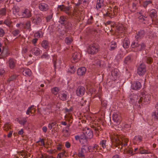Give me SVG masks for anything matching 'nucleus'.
<instances>
[{
	"label": "nucleus",
	"mask_w": 158,
	"mask_h": 158,
	"mask_svg": "<svg viewBox=\"0 0 158 158\" xmlns=\"http://www.w3.org/2000/svg\"><path fill=\"white\" fill-rule=\"evenodd\" d=\"M80 139L81 141L82 140H85L84 141L85 143H87V139L86 137V136L85 135V132H83V134H82L80 136Z\"/></svg>",
	"instance_id": "obj_37"
},
{
	"label": "nucleus",
	"mask_w": 158,
	"mask_h": 158,
	"mask_svg": "<svg viewBox=\"0 0 158 158\" xmlns=\"http://www.w3.org/2000/svg\"><path fill=\"white\" fill-rule=\"evenodd\" d=\"M103 0H97V4L96 7L97 9L101 8L102 6H103Z\"/></svg>",
	"instance_id": "obj_27"
},
{
	"label": "nucleus",
	"mask_w": 158,
	"mask_h": 158,
	"mask_svg": "<svg viewBox=\"0 0 158 158\" xmlns=\"http://www.w3.org/2000/svg\"><path fill=\"white\" fill-rule=\"evenodd\" d=\"M2 53L4 57H6L10 54V53L7 49L4 48H2Z\"/></svg>",
	"instance_id": "obj_28"
},
{
	"label": "nucleus",
	"mask_w": 158,
	"mask_h": 158,
	"mask_svg": "<svg viewBox=\"0 0 158 158\" xmlns=\"http://www.w3.org/2000/svg\"><path fill=\"white\" fill-rule=\"evenodd\" d=\"M152 117L153 118L158 120V110H157V112L155 111L153 113Z\"/></svg>",
	"instance_id": "obj_40"
},
{
	"label": "nucleus",
	"mask_w": 158,
	"mask_h": 158,
	"mask_svg": "<svg viewBox=\"0 0 158 158\" xmlns=\"http://www.w3.org/2000/svg\"><path fill=\"white\" fill-rule=\"evenodd\" d=\"M59 22L62 25H65L67 23V19L64 16H61Z\"/></svg>",
	"instance_id": "obj_21"
},
{
	"label": "nucleus",
	"mask_w": 158,
	"mask_h": 158,
	"mask_svg": "<svg viewBox=\"0 0 158 158\" xmlns=\"http://www.w3.org/2000/svg\"><path fill=\"white\" fill-rule=\"evenodd\" d=\"M72 108H71L70 109H68L67 108H65L64 109V111H65L66 113H69L71 111H72Z\"/></svg>",
	"instance_id": "obj_60"
},
{
	"label": "nucleus",
	"mask_w": 158,
	"mask_h": 158,
	"mask_svg": "<svg viewBox=\"0 0 158 158\" xmlns=\"http://www.w3.org/2000/svg\"><path fill=\"white\" fill-rule=\"evenodd\" d=\"M19 8L16 6H14L12 8L13 13L14 15L18 13L19 11Z\"/></svg>",
	"instance_id": "obj_32"
},
{
	"label": "nucleus",
	"mask_w": 158,
	"mask_h": 158,
	"mask_svg": "<svg viewBox=\"0 0 158 158\" xmlns=\"http://www.w3.org/2000/svg\"><path fill=\"white\" fill-rule=\"evenodd\" d=\"M64 5H61L58 6L57 8L59 10V9H60L61 11H63V10L64 9Z\"/></svg>",
	"instance_id": "obj_54"
},
{
	"label": "nucleus",
	"mask_w": 158,
	"mask_h": 158,
	"mask_svg": "<svg viewBox=\"0 0 158 158\" xmlns=\"http://www.w3.org/2000/svg\"><path fill=\"white\" fill-rule=\"evenodd\" d=\"M106 140H102L100 142L99 144L103 148H104L106 146Z\"/></svg>",
	"instance_id": "obj_42"
},
{
	"label": "nucleus",
	"mask_w": 158,
	"mask_h": 158,
	"mask_svg": "<svg viewBox=\"0 0 158 158\" xmlns=\"http://www.w3.org/2000/svg\"><path fill=\"white\" fill-rule=\"evenodd\" d=\"M64 9L63 11H64L66 14L69 15L70 14V12L69 11V7L65 6H64Z\"/></svg>",
	"instance_id": "obj_44"
},
{
	"label": "nucleus",
	"mask_w": 158,
	"mask_h": 158,
	"mask_svg": "<svg viewBox=\"0 0 158 158\" xmlns=\"http://www.w3.org/2000/svg\"><path fill=\"white\" fill-rule=\"evenodd\" d=\"M141 83L139 81L134 82L131 85V88L135 90H139L141 87Z\"/></svg>",
	"instance_id": "obj_11"
},
{
	"label": "nucleus",
	"mask_w": 158,
	"mask_h": 158,
	"mask_svg": "<svg viewBox=\"0 0 158 158\" xmlns=\"http://www.w3.org/2000/svg\"><path fill=\"white\" fill-rule=\"evenodd\" d=\"M48 55L47 53L45 52L41 56V58H46L48 57Z\"/></svg>",
	"instance_id": "obj_56"
},
{
	"label": "nucleus",
	"mask_w": 158,
	"mask_h": 158,
	"mask_svg": "<svg viewBox=\"0 0 158 158\" xmlns=\"http://www.w3.org/2000/svg\"><path fill=\"white\" fill-rule=\"evenodd\" d=\"M72 24L69 23L67 22V23L65 25H64L66 28L68 29H70L72 27Z\"/></svg>",
	"instance_id": "obj_49"
},
{
	"label": "nucleus",
	"mask_w": 158,
	"mask_h": 158,
	"mask_svg": "<svg viewBox=\"0 0 158 158\" xmlns=\"http://www.w3.org/2000/svg\"><path fill=\"white\" fill-rule=\"evenodd\" d=\"M5 73V71L3 69H0V75H3Z\"/></svg>",
	"instance_id": "obj_57"
},
{
	"label": "nucleus",
	"mask_w": 158,
	"mask_h": 158,
	"mask_svg": "<svg viewBox=\"0 0 158 158\" xmlns=\"http://www.w3.org/2000/svg\"><path fill=\"white\" fill-rule=\"evenodd\" d=\"M86 148L87 146L84 145L82 146V148H81V151L80 152H79V155L80 156L84 157L85 156V155L84 154L86 152H87L86 151Z\"/></svg>",
	"instance_id": "obj_19"
},
{
	"label": "nucleus",
	"mask_w": 158,
	"mask_h": 158,
	"mask_svg": "<svg viewBox=\"0 0 158 158\" xmlns=\"http://www.w3.org/2000/svg\"><path fill=\"white\" fill-rule=\"evenodd\" d=\"M15 60L12 58H10L8 61V64L10 68L11 69L14 68L15 65Z\"/></svg>",
	"instance_id": "obj_20"
},
{
	"label": "nucleus",
	"mask_w": 158,
	"mask_h": 158,
	"mask_svg": "<svg viewBox=\"0 0 158 158\" xmlns=\"http://www.w3.org/2000/svg\"><path fill=\"white\" fill-rule=\"evenodd\" d=\"M80 58V54L77 52H75L72 55L71 61L73 63H77L79 60Z\"/></svg>",
	"instance_id": "obj_9"
},
{
	"label": "nucleus",
	"mask_w": 158,
	"mask_h": 158,
	"mask_svg": "<svg viewBox=\"0 0 158 158\" xmlns=\"http://www.w3.org/2000/svg\"><path fill=\"white\" fill-rule=\"evenodd\" d=\"M133 97H131V96L129 97V102L130 103L133 104L135 102H138V100H139V97L135 94H133Z\"/></svg>",
	"instance_id": "obj_16"
},
{
	"label": "nucleus",
	"mask_w": 158,
	"mask_h": 158,
	"mask_svg": "<svg viewBox=\"0 0 158 158\" xmlns=\"http://www.w3.org/2000/svg\"><path fill=\"white\" fill-rule=\"evenodd\" d=\"M20 31L18 29H15L12 32V34L15 36H17L19 33Z\"/></svg>",
	"instance_id": "obj_43"
},
{
	"label": "nucleus",
	"mask_w": 158,
	"mask_h": 158,
	"mask_svg": "<svg viewBox=\"0 0 158 158\" xmlns=\"http://www.w3.org/2000/svg\"><path fill=\"white\" fill-rule=\"evenodd\" d=\"M6 10L5 9H2L0 10V14L3 15L5 14Z\"/></svg>",
	"instance_id": "obj_55"
},
{
	"label": "nucleus",
	"mask_w": 158,
	"mask_h": 158,
	"mask_svg": "<svg viewBox=\"0 0 158 158\" xmlns=\"http://www.w3.org/2000/svg\"><path fill=\"white\" fill-rule=\"evenodd\" d=\"M53 61L54 66L55 69L56 68V60L54 58H53Z\"/></svg>",
	"instance_id": "obj_63"
},
{
	"label": "nucleus",
	"mask_w": 158,
	"mask_h": 158,
	"mask_svg": "<svg viewBox=\"0 0 158 158\" xmlns=\"http://www.w3.org/2000/svg\"><path fill=\"white\" fill-rule=\"evenodd\" d=\"M141 97H139V100H138V103H140L143 102H148L150 101L151 98V95L147 93H144L142 94Z\"/></svg>",
	"instance_id": "obj_4"
},
{
	"label": "nucleus",
	"mask_w": 158,
	"mask_h": 158,
	"mask_svg": "<svg viewBox=\"0 0 158 158\" xmlns=\"http://www.w3.org/2000/svg\"><path fill=\"white\" fill-rule=\"evenodd\" d=\"M85 89L82 86H79L76 90V93L77 96L81 97L83 96L85 92Z\"/></svg>",
	"instance_id": "obj_10"
},
{
	"label": "nucleus",
	"mask_w": 158,
	"mask_h": 158,
	"mask_svg": "<svg viewBox=\"0 0 158 158\" xmlns=\"http://www.w3.org/2000/svg\"><path fill=\"white\" fill-rule=\"evenodd\" d=\"M31 51L34 55L37 56L40 53V49L38 48L35 47L31 49Z\"/></svg>",
	"instance_id": "obj_22"
},
{
	"label": "nucleus",
	"mask_w": 158,
	"mask_h": 158,
	"mask_svg": "<svg viewBox=\"0 0 158 158\" xmlns=\"http://www.w3.org/2000/svg\"><path fill=\"white\" fill-rule=\"evenodd\" d=\"M17 121L21 125L24 126L27 122V121L26 118H24L23 120H19L18 118H17Z\"/></svg>",
	"instance_id": "obj_35"
},
{
	"label": "nucleus",
	"mask_w": 158,
	"mask_h": 158,
	"mask_svg": "<svg viewBox=\"0 0 158 158\" xmlns=\"http://www.w3.org/2000/svg\"><path fill=\"white\" fill-rule=\"evenodd\" d=\"M72 41V38L70 37H67L65 38V42L67 44H70Z\"/></svg>",
	"instance_id": "obj_38"
},
{
	"label": "nucleus",
	"mask_w": 158,
	"mask_h": 158,
	"mask_svg": "<svg viewBox=\"0 0 158 158\" xmlns=\"http://www.w3.org/2000/svg\"><path fill=\"white\" fill-rule=\"evenodd\" d=\"M52 15H49L46 18L47 22H49L50 21V20L52 19Z\"/></svg>",
	"instance_id": "obj_53"
},
{
	"label": "nucleus",
	"mask_w": 158,
	"mask_h": 158,
	"mask_svg": "<svg viewBox=\"0 0 158 158\" xmlns=\"http://www.w3.org/2000/svg\"><path fill=\"white\" fill-rule=\"evenodd\" d=\"M68 93L66 91H60L59 93V96L60 99L63 101H65L67 100V98H68Z\"/></svg>",
	"instance_id": "obj_7"
},
{
	"label": "nucleus",
	"mask_w": 158,
	"mask_h": 158,
	"mask_svg": "<svg viewBox=\"0 0 158 158\" xmlns=\"http://www.w3.org/2000/svg\"><path fill=\"white\" fill-rule=\"evenodd\" d=\"M100 48L98 45L94 44L88 46L87 51L89 54L94 55L97 53L99 51Z\"/></svg>",
	"instance_id": "obj_1"
},
{
	"label": "nucleus",
	"mask_w": 158,
	"mask_h": 158,
	"mask_svg": "<svg viewBox=\"0 0 158 158\" xmlns=\"http://www.w3.org/2000/svg\"><path fill=\"white\" fill-rule=\"evenodd\" d=\"M4 30L2 28H0V36L2 37L4 35Z\"/></svg>",
	"instance_id": "obj_52"
},
{
	"label": "nucleus",
	"mask_w": 158,
	"mask_h": 158,
	"mask_svg": "<svg viewBox=\"0 0 158 158\" xmlns=\"http://www.w3.org/2000/svg\"><path fill=\"white\" fill-rule=\"evenodd\" d=\"M130 42L129 39L127 38H125L123 42V46L125 48H128L130 45Z\"/></svg>",
	"instance_id": "obj_17"
},
{
	"label": "nucleus",
	"mask_w": 158,
	"mask_h": 158,
	"mask_svg": "<svg viewBox=\"0 0 158 158\" xmlns=\"http://www.w3.org/2000/svg\"><path fill=\"white\" fill-rule=\"evenodd\" d=\"M31 19L32 23L36 25H40L42 21L41 16L39 15H36L34 17H32Z\"/></svg>",
	"instance_id": "obj_8"
},
{
	"label": "nucleus",
	"mask_w": 158,
	"mask_h": 158,
	"mask_svg": "<svg viewBox=\"0 0 158 158\" xmlns=\"http://www.w3.org/2000/svg\"><path fill=\"white\" fill-rule=\"evenodd\" d=\"M132 60V57L131 55H129L126 57L124 61V63L125 64H128L130 63Z\"/></svg>",
	"instance_id": "obj_26"
},
{
	"label": "nucleus",
	"mask_w": 158,
	"mask_h": 158,
	"mask_svg": "<svg viewBox=\"0 0 158 158\" xmlns=\"http://www.w3.org/2000/svg\"><path fill=\"white\" fill-rule=\"evenodd\" d=\"M115 15V14L113 12V13H109V17L110 18H112L114 17V16Z\"/></svg>",
	"instance_id": "obj_61"
},
{
	"label": "nucleus",
	"mask_w": 158,
	"mask_h": 158,
	"mask_svg": "<svg viewBox=\"0 0 158 158\" xmlns=\"http://www.w3.org/2000/svg\"><path fill=\"white\" fill-rule=\"evenodd\" d=\"M24 28L31 31V22L30 21H27L24 26Z\"/></svg>",
	"instance_id": "obj_30"
},
{
	"label": "nucleus",
	"mask_w": 158,
	"mask_h": 158,
	"mask_svg": "<svg viewBox=\"0 0 158 158\" xmlns=\"http://www.w3.org/2000/svg\"><path fill=\"white\" fill-rule=\"evenodd\" d=\"M131 47L132 48H136L137 51H141L145 49L146 45L143 43H139L138 40L135 39L131 43Z\"/></svg>",
	"instance_id": "obj_3"
},
{
	"label": "nucleus",
	"mask_w": 158,
	"mask_h": 158,
	"mask_svg": "<svg viewBox=\"0 0 158 158\" xmlns=\"http://www.w3.org/2000/svg\"><path fill=\"white\" fill-rule=\"evenodd\" d=\"M146 71V65L144 64H141L138 67L137 69V73L141 76L143 75Z\"/></svg>",
	"instance_id": "obj_5"
},
{
	"label": "nucleus",
	"mask_w": 158,
	"mask_h": 158,
	"mask_svg": "<svg viewBox=\"0 0 158 158\" xmlns=\"http://www.w3.org/2000/svg\"><path fill=\"white\" fill-rule=\"evenodd\" d=\"M40 142H41V144L43 145H44V140L43 139H41V138L40 139V140L38 141L37 143H38Z\"/></svg>",
	"instance_id": "obj_59"
},
{
	"label": "nucleus",
	"mask_w": 158,
	"mask_h": 158,
	"mask_svg": "<svg viewBox=\"0 0 158 158\" xmlns=\"http://www.w3.org/2000/svg\"><path fill=\"white\" fill-rule=\"evenodd\" d=\"M41 45L43 48H47L48 47V42L46 40H43L42 42Z\"/></svg>",
	"instance_id": "obj_33"
},
{
	"label": "nucleus",
	"mask_w": 158,
	"mask_h": 158,
	"mask_svg": "<svg viewBox=\"0 0 158 158\" xmlns=\"http://www.w3.org/2000/svg\"><path fill=\"white\" fill-rule=\"evenodd\" d=\"M86 71V69L85 67H81L79 68L77 71V73L78 76L80 77L85 75Z\"/></svg>",
	"instance_id": "obj_12"
},
{
	"label": "nucleus",
	"mask_w": 158,
	"mask_h": 158,
	"mask_svg": "<svg viewBox=\"0 0 158 158\" xmlns=\"http://www.w3.org/2000/svg\"><path fill=\"white\" fill-rule=\"evenodd\" d=\"M138 151L139 152V153L141 154H148L150 152L148 150L144 149L143 147H140Z\"/></svg>",
	"instance_id": "obj_29"
},
{
	"label": "nucleus",
	"mask_w": 158,
	"mask_h": 158,
	"mask_svg": "<svg viewBox=\"0 0 158 158\" xmlns=\"http://www.w3.org/2000/svg\"><path fill=\"white\" fill-rule=\"evenodd\" d=\"M22 73L23 74L26 76H30L31 74V71L29 69H26L23 70Z\"/></svg>",
	"instance_id": "obj_25"
},
{
	"label": "nucleus",
	"mask_w": 158,
	"mask_h": 158,
	"mask_svg": "<svg viewBox=\"0 0 158 158\" xmlns=\"http://www.w3.org/2000/svg\"><path fill=\"white\" fill-rule=\"evenodd\" d=\"M99 148V146L97 145L96 144L92 148L94 150L95 149L96 150H98Z\"/></svg>",
	"instance_id": "obj_62"
},
{
	"label": "nucleus",
	"mask_w": 158,
	"mask_h": 158,
	"mask_svg": "<svg viewBox=\"0 0 158 158\" xmlns=\"http://www.w3.org/2000/svg\"><path fill=\"white\" fill-rule=\"evenodd\" d=\"M39 7L40 10L43 11H46L48 9V5L44 3H41L39 4Z\"/></svg>",
	"instance_id": "obj_18"
},
{
	"label": "nucleus",
	"mask_w": 158,
	"mask_h": 158,
	"mask_svg": "<svg viewBox=\"0 0 158 158\" xmlns=\"http://www.w3.org/2000/svg\"><path fill=\"white\" fill-rule=\"evenodd\" d=\"M21 18H29L31 16V12L27 9H25L22 13Z\"/></svg>",
	"instance_id": "obj_13"
},
{
	"label": "nucleus",
	"mask_w": 158,
	"mask_h": 158,
	"mask_svg": "<svg viewBox=\"0 0 158 158\" xmlns=\"http://www.w3.org/2000/svg\"><path fill=\"white\" fill-rule=\"evenodd\" d=\"M144 60L148 64H151L153 61V59L151 57L146 56L144 58Z\"/></svg>",
	"instance_id": "obj_31"
},
{
	"label": "nucleus",
	"mask_w": 158,
	"mask_h": 158,
	"mask_svg": "<svg viewBox=\"0 0 158 158\" xmlns=\"http://www.w3.org/2000/svg\"><path fill=\"white\" fill-rule=\"evenodd\" d=\"M127 152L129 154H131L132 155H133L135 154V153H133V151L131 149H129L127 151ZM139 153V152H135V153Z\"/></svg>",
	"instance_id": "obj_50"
},
{
	"label": "nucleus",
	"mask_w": 158,
	"mask_h": 158,
	"mask_svg": "<svg viewBox=\"0 0 158 158\" xmlns=\"http://www.w3.org/2000/svg\"><path fill=\"white\" fill-rule=\"evenodd\" d=\"M87 0H79V2L76 5V6L77 7H78V5H80L81 4L84 3L86 2Z\"/></svg>",
	"instance_id": "obj_45"
},
{
	"label": "nucleus",
	"mask_w": 158,
	"mask_h": 158,
	"mask_svg": "<svg viewBox=\"0 0 158 158\" xmlns=\"http://www.w3.org/2000/svg\"><path fill=\"white\" fill-rule=\"evenodd\" d=\"M94 20L92 16H91L89 19H88L87 23L88 24H91Z\"/></svg>",
	"instance_id": "obj_48"
},
{
	"label": "nucleus",
	"mask_w": 158,
	"mask_h": 158,
	"mask_svg": "<svg viewBox=\"0 0 158 158\" xmlns=\"http://www.w3.org/2000/svg\"><path fill=\"white\" fill-rule=\"evenodd\" d=\"M92 127L93 128V129H94V130H95V131H96L97 132V131L99 132V130H101V128L100 127H94V126H93V127Z\"/></svg>",
	"instance_id": "obj_51"
},
{
	"label": "nucleus",
	"mask_w": 158,
	"mask_h": 158,
	"mask_svg": "<svg viewBox=\"0 0 158 158\" xmlns=\"http://www.w3.org/2000/svg\"><path fill=\"white\" fill-rule=\"evenodd\" d=\"M144 35L145 32L143 30H140L136 33L135 36V39H137V40H140L144 36Z\"/></svg>",
	"instance_id": "obj_14"
},
{
	"label": "nucleus",
	"mask_w": 158,
	"mask_h": 158,
	"mask_svg": "<svg viewBox=\"0 0 158 158\" xmlns=\"http://www.w3.org/2000/svg\"><path fill=\"white\" fill-rule=\"evenodd\" d=\"M71 144L69 142H65V146L68 148H69L70 147Z\"/></svg>",
	"instance_id": "obj_58"
},
{
	"label": "nucleus",
	"mask_w": 158,
	"mask_h": 158,
	"mask_svg": "<svg viewBox=\"0 0 158 158\" xmlns=\"http://www.w3.org/2000/svg\"><path fill=\"white\" fill-rule=\"evenodd\" d=\"M149 15L151 18H156L157 16L156 10L155 9L151 10L150 11Z\"/></svg>",
	"instance_id": "obj_24"
},
{
	"label": "nucleus",
	"mask_w": 158,
	"mask_h": 158,
	"mask_svg": "<svg viewBox=\"0 0 158 158\" xmlns=\"http://www.w3.org/2000/svg\"><path fill=\"white\" fill-rule=\"evenodd\" d=\"M143 138L141 135L135 136L134 137V139H137L139 141H141L142 140Z\"/></svg>",
	"instance_id": "obj_47"
},
{
	"label": "nucleus",
	"mask_w": 158,
	"mask_h": 158,
	"mask_svg": "<svg viewBox=\"0 0 158 158\" xmlns=\"http://www.w3.org/2000/svg\"><path fill=\"white\" fill-rule=\"evenodd\" d=\"M59 90H60L58 87H53L52 89V94L54 95H56Z\"/></svg>",
	"instance_id": "obj_34"
},
{
	"label": "nucleus",
	"mask_w": 158,
	"mask_h": 158,
	"mask_svg": "<svg viewBox=\"0 0 158 158\" xmlns=\"http://www.w3.org/2000/svg\"><path fill=\"white\" fill-rule=\"evenodd\" d=\"M112 119L115 125H119L121 121V116L119 114H114L112 116Z\"/></svg>",
	"instance_id": "obj_6"
},
{
	"label": "nucleus",
	"mask_w": 158,
	"mask_h": 158,
	"mask_svg": "<svg viewBox=\"0 0 158 158\" xmlns=\"http://www.w3.org/2000/svg\"><path fill=\"white\" fill-rule=\"evenodd\" d=\"M119 70L117 69H114L112 70L111 72V75L114 77V79L117 78L118 75Z\"/></svg>",
	"instance_id": "obj_23"
},
{
	"label": "nucleus",
	"mask_w": 158,
	"mask_h": 158,
	"mask_svg": "<svg viewBox=\"0 0 158 158\" xmlns=\"http://www.w3.org/2000/svg\"><path fill=\"white\" fill-rule=\"evenodd\" d=\"M101 101L102 106L106 108L107 104V101L106 100L102 101V99H101Z\"/></svg>",
	"instance_id": "obj_39"
},
{
	"label": "nucleus",
	"mask_w": 158,
	"mask_h": 158,
	"mask_svg": "<svg viewBox=\"0 0 158 158\" xmlns=\"http://www.w3.org/2000/svg\"><path fill=\"white\" fill-rule=\"evenodd\" d=\"M64 155V153H59L58 154V156H57V158H61L62 155L63 156Z\"/></svg>",
	"instance_id": "obj_64"
},
{
	"label": "nucleus",
	"mask_w": 158,
	"mask_h": 158,
	"mask_svg": "<svg viewBox=\"0 0 158 158\" xmlns=\"http://www.w3.org/2000/svg\"><path fill=\"white\" fill-rule=\"evenodd\" d=\"M152 3V2L151 0L145 1L143 3V6L144 7L146 8L147 7L148 5Z\"/></svg>",
	"instance_id": "obj_41"
},
{
	"label": "nucleus",
	"mask_w": 158,
	"mask_h": 158,
	"mask_svg": "<svg viewBox=\"0 0 158 158\" xmlns=\"http://www.w3.org/2000/svg\"><path fill=\"white\" fill-rule=\"evenodd\" d=\"M4 23L7 26L10 27L11 22L10 20L6 19L4 21Z\"/></svg>",
	"instance_id": "obj_46"
},
{
	"label": "nucleus",
	"mask_w": 158,
	"mask_h": 158,
	"mask_svg": "<svg viewBox=\"0 0 158 158\" xmlns=\"http://www.w3.org/2000/svg\"><path fill=\"white\" fill-rule=\"evenodd\" d=\"M115 141L114 145L116 147H118V148H122L124 146L127 145V143L128 142V139H125V141L126 143L123 144L122 141L123 140L120 136L116 135L114 138Z\"/></svg>",
	"instance_id": "obj_2"
},
{
	"label": "nucleus",
	"mask_w": 158,
	"mask_h": 158,
	"mask_svg": "<svg viewBox=\"0 0 158 158\" xmlns=\"http://www.w3.org/2000/svg\"><path fill=\"white\" fill-rule=\"evenodd\" d=\"M85 134L87 139H90L93 136V131L89 128H87V130H85Z\"/></svg>",
	"instance_id": "obj_15"
},
{
	"label": "nucleus",
	"mask_w": 158,
	"mask_h": 158,
	"mask_svg": "<svg viewBox=\"0 0 158 158\" xmlns=\"http://www.w3.org/2000/svg\"><path fill=\"white\" fill-rule=\"evenodd\" d=\"M17 76L16 75H13L10 77L7 80V82L8 83H10L11 81H12L15 80Z\"/></svg>",
	"instance_id": "obj_36"
}]
</instances>
